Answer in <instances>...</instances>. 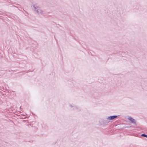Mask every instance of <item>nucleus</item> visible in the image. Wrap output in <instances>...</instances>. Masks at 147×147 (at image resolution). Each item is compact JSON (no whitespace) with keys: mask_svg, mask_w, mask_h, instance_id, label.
<instances>
[{"mask_svg":"<svg viewBox=\"0 0 147 147\" xmlns=\"http://www.w3.org/2000/svg\"><path fill=\"white\" fill-rule=\"evenodd\" d=\"M32 6L34 8L35 10L39 14L42 13L43 11L41 10L39 7L36 4H33Z\"/></svg>","mask_w":147,"mask_h":147,"instance_id":"nucleus-1","label":"nucleus"},{"mask_svg":"<svg viewBox=\"0 0 147 147\" xmlns=\"http://www.w3.org/2000/svg\"><path fill=\"white\" fill-rule=\"evenodd\" d=\"M128 119L131 121V123L135 125H136V120L132 117L130 116L128 117Z\"/></svg>","mask_w":147,"mask_h":147,"instance_id":"nucleus-4","label":"nucleus"},{"mask_svg":"<svg viewBox=\"0 0 147 147\" xmlns=\"http://www.w3.org/2000/svg\"><path fill=\"white\" fill-rule=\"evenodd\" d=\"M109 122H108L106 119H104L99 121V125H103L107 124Z\"/></svg>","mask_w":147,"mask_h":147,"instance_id":"nucleus-2","label":"nucleus"},{"mask_svg":"<svg viewBox=\"0 0 147 147\" xmlns=\"http://www.w3.org/2000/svg\"><path fill=\"white\" fill-rule=\"evenodd\" d=\"M124 53V52H120L119 53V54L120 55H123V54Z\"/></svg>","mask_w":147,"mask_h":147,"instance_id":"nucleus-7","label":"nucleus"},{"mask_svg":"<svg viewBox=\"0 0 147 147\" xmlns=\"http://www.w3.org/2000/svg\"><path fill=\"white\" fill-rule=\"evenodd\" d=\"M141 136H142V137H146L147 138V135H146L145 134H142L141 135Z\"/></svg>","mask_w":147,"mask_h":147,"instance_id":"nucleus-6","label":"nucleus"},{"mask_svg":"<svg viewBox=\"0 0 147 147\" xmlns=\"http://www.w3.org/2000/svg\"><path fill=\"white\" fill-rule=\"evenodd\" d=\"M69 106L71 107H73V110H76L77 111H80L81 109L80 107H77L74 104H69Z\"/></svg>","mask_w":147,"mask_h":147,"instance_id":"nucleus-3","label":"nucleus"},{"mask_svg":"<svg viewBox=\"0 0 147 147\" xmlns=\"http://www.w3.org/2000/svg\"><path fill=\"white\" fill-rule=\"evenodd\" d=\"M117 117L116 115H113L108 117L107 118V119L108 120H112Z\"/></svg>","mask_w":147,"mask_h":147,"instance_id":"nucleus-5","label":"nucleus"}]
</instances>
